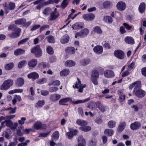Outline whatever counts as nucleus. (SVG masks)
<instances>
[{"label": "nucleus", "mask_w": 146, "mask_h": 146, "mask_svg": "<svg viewBox=\"0 0 146 146\" xmlns=\"http://www.w3.org/2000/svg\"><path fill=\"white\" fill-rule=\"evenodd\" d=\"M90 100L89 98H88L84 100H78L76 101L72 100V99L69 97L64 98L60 100L59 102V104L60 105H66L68 106V104H65L69 102H70L74 104H78L83 103L86 102Z\"/></svg>", "instance_id": "1"}, {"label": "nucleus", "mask_w": 146, "mask_h": 146, "mask_svg": "<svg viewBox=\"0 0 146 146\" xmlns=\"http://www.w3.org/2000/svg\"><path fill=\"white\" fill-rule=\"evenodd\" d=\"M133 92L135 95L139 98H143L146 94L145 92L141 88V85H136L134 89Z\"/></svg>", "instance_id": "2"}, {"label": "nucleus", "mask_w": 146, "mask_h": 146, "mask_svg": "<svg viewBox=\"0 0 146 146\" xmlns=\"http://www.w3.org/2000/svg\"><path fill=\"white\" fill-rule=\"evenodd\" d=\"M13 84V80L8 79L5 80L2 84L0 86V90H6L9 89Z\"/></svg>", "instance_id": "3"}, {"label": "nucleus", "mask_w": 146, "mask_h": 146, "mask_svg": "<svg viewBox=\"0 0 146 146\" xmlns=\"http://www.w3.org/2000/svg\"><path fill=\"white\" fill-rule=\"evenodd\" d=\"M99 72L97 70L94 69L92 71L91 75V80L94 85H98V79L99 78Z\"/></svg>", "instance_id": "4"}, {"label": "nucleus", "mask_w": 146, "mask_h": 146, "mask_svg": "<svg viewBox=\"0 0 146 146\" xmlns=\"http://www.w3.org/2000/svg\"><path fill=\"white\" fill-rule=\"evenodd\" d=\"M31 52L32 53L34 54L35 56L37 58H39L42 55V50L39 45H37L31 48Z\"/></svg>", "instance_id": "5"}, {"label": "nucleus", "mask_w": 146, "mask_h": 146, "mask_svg": "<svg viewBox=\"0 0 146 146\" xmlns=\"http://www.w3.org/2000/svg\"><path fill=\"white\" fill-rule=\"evenodd\" d=\"M77 79L78 81L76 82L75 85H73L72 87L76 89L78 88L79 87L80 88L78 91L79 92L82 93L83 92V88L86 87V84H82L80 80L78 78Z\"/></svg>", "instance_id": "6"}, {"label": "nucleus", "mask_w": 146, "mask_h": 146, "mask_svg": "<svg viewBox=\"0 0 146 146\" xmlns=\"http://www.w3.org/2000/svg\"><path fill=\"white\" fill-rule=\"evenodd\" d=\"M46 125L42 124L40 121H37L33 125V128L36 130L46 129Z\"/></svg>", "instance_id": "7"}, {"label": "nucleus", "mask_w": 146, "mask_h": 146, "mask_svg": "<svg viewBox=\"0 0 146 146\" xmlns=\"http://www.w3.org/2000/svg\"><path fill=\"white\" fill-rule=\"evenodd\" d=\"M15 7V3L10 2L8 5H5L4 7V10L6 14H7L9 12V10H13Z\"/></svg>", "instance_id": "8"}, {"label": "nucleus", "mask_w": 146, "mask_h": 146, "mask_svg": "<svg viewBox=\"0 0 146 146\" xmlns=\"http://www.w3.org/2000/svg\"><path fill=\"white\" fill-rule=\"evenodd\" d=\"M113 54L115 57L119 59L122 60L124 58V52L121 50L117 49L115 50Z\"/></svg>", "instance_id": "9"}, {"label": "nucleus", "mask_w": 146, "mask_h": 146, "mask_svg": "<svg viewBox=\"0 0 146 146\" xmlns=\"http://www.w3.org/2000/svg\"><path fill=\"white\" fill-rule=\"evenodd\" d=\"M95 17V15L91 13L84 14L82 16L84 19L88 21H92L94 19Z\"/></svg>", "instance_id": "10"}, {"label": "nucleus", "mask_w": 146, "mask_h": 146, "mask_svg": "<svg viewBox=\"0 0 146 146\" xmlns=\"http://www.w3.org/2000/svg\"><path fill=\"white\" fill-rule=\"evenodd\" d=\"M16 29L17 30L14 31V32L8 34V36L9 37L12 38H15L20 36L21 29Z\"/></svg>", "instance_id": "11"}, {"label": "nucleus", "mask_w": 146, "mask_h": 146, "mask_svg": "<svg viewBox=\"0 0 146 146\" xmlns=\"http://www.w3.org/2000/svg\"><path fill=\"white\" fill-rule=\"evenodd\" d=\"M141 124L140 122L136 121L131 123L130 126L131 129L132 130H136L140 128Z\"/></svg>", "instance_id": "12"}, {"label": "nucleus", "mask_w": 146, "mask_h": 146, "mask_svg": "<svg viewBox=\"0 0 146 146\" xmlns=\"http://www.w3.org/2000/svg\"><path fill=\"white\" fill-rule=\"evenodd\" d=\"M116 7L118 10L121 11H124L126 9V4L123 1H119L117 3Z\"/></svg>", "instance_id": "13"}, {"label": "nucleus", "mask_w": 146, "mask_h": 146, "mask_svg": "<svg viewBox=\"0 0 146 146\" xmlns=\"http://www.w3.org/2000/svg\"><path fill=\"white\" fill-rule=\"evenodd\" d=\"M95 105L102 112L104 113L106 111V106L103 105L100 101H98L95 102Z\"/></svg>", "instance_id": "14"}, {"label": "nucleus", "mask_w": 146, "mask_h": 146, "mask_svg": "<svg viewBox=\"0 0 146 146\" xmlns=\"http://www.w3.org/2000/svg\"><path fill=\"white\" fill-rule=\"evenodd\" d=\"M105 77L108 78H112L115 76V74L113 71L111 70H107L104 72Z\"/></svg>", "instance_id": "15"}, {"label": "nucleus", "mask_w": 146, "mask_h": 146, "mask_svg": "<svg viewBox=\"0 0 146 146\" xmlns=\"http://www.w3.org/2000/svg\"><path fill=\"white\" fill-rule=\"evenodd\" d=\"M77 141L78 142V146H86V141L85 139L83 138L82 135H80L78 137Z\"/></svg>", "instance_id": "16"}, {"label": "nucleus", "mask_w": 146, "mask_h": 146, "mask_svg": "<svg viewBox=\"0 0 146 146\" xmlns=\"http://www.w3.org/2000/svg\"><path fill=\"white\" fill-rule=\"evenodd\" d=\"M25 81L22 77L18 78L15 82V85L17 87L22 86L24 84Z\"/></svg>", "instance_id": "17"}, {"label": "nucleus", "mask_w": 146, "mask_h": 146, "mask_svg": "<svg viewBox=\"0 0 146 146\" xmlns=\"http://www.w3.org/2000/svg\"><path fill=\"white\" fill-rule=\"evenodd\" d=\"M60 97L61 96L59 94H53L50 95L49 99L52 102H55L58 100Z\"/></svg>", "instance_id": "18"}, {"label": "nucleus", "mask_w": 146, "mask_h": 146, "mask_svg": "<svg viewBox=\"0 0 146 146\" xmlns=\"http://www.w3.org/2000/svg\"><path fill=\"white\" fill-rule=\"evenodd\" d=\"M93 50L96 54H100L102 53L103 48L101 46L97 45L94 47Z\"/></svg>", "instance_id": "19"}, {"label": "nucleus", "mask_w": 146, "mask_h": 146, "mask_svg": "<svg viewBox=\"0 0 146 146\" xmlns=\"http://www.w3.org/2000/svg\"><path fill=\"white\" fill-rule=\"evenodd\" d=\"M84 27V24L83 23L81 22L76 23L72 25V27L73 29L75 30L82 28Z\"/></svg>", "instance_id": "20"}, {"label": "nucleus", "mask_w": 146, "mask_h": 146, "mask_svg": "<svg viewBox=\"0 0 146 146\" xmlns=\"http://www.w3.org/2000/svg\"><path fill=\"white\" fill-rule=\"evenodd\" d=\"M37 63V60L36 59H33L28 62V64L30 68H32L35 67Z\"/></svg>", "instance_id": "21"}, {"label": "nucleus", "mask_w": 146, "mask_h": 146, "mask_svg": "<svg viewBox=\"0 0 146 146\" xmlns=\"http://www.w3.org/2000/svg\"><path fill=\"white\" fill-rule=\"evenodd\" d=\"M80 38H83L89 34V30L87 28L83 29L79 32Z\"/></svg>", "instance_id": "22"}, {"label": "nucleus", "mask_w": 146, "mask_h": 146, "mask_svg": "<svg viewBox=\"0 0 146 146\" xmlns=\"http://www.w3.org/2000/svg\"><path fill=\"white\" fill-rule=\"evenodd\" d=\"M27 76L29 78H31L33 80H35L38 79L39 78V76L38 73L33 72L28 74Z\"/></svg>", "instance_id": "23"}, {"label": "nucleus", "mask_w": 146, "mask_h": 146, "mask_svg": "<svg viewBox=\"0 0 146 146\" xmlns=\"http://www.w3.org/2000/svg\"><path fill=\"white\" fill-rule=\"evenodd\" d=\"M126 126V123L124 121L120 123L117 129V131L119 133H121L125 129Z\"/></svg>", "instance_id": "24"}, {"label": "nucleus", "mask_w": 146, "mask_h": 146, "mask_svg": "<svg viewBox=\"0 0 146 146\" xmlns=\"http://www.w3.org/2000/svg\"><path fill=\"white\" fill-rule=\"evenodd\" d=\"M25 50L21 48H19L16 49L14 51V54L15 56H17L24 54L25 53Z\"/></svg>", "instance_id": "25"}, {"label": "nucleus", "mask_w": 146, "mask_h": 146, "mask_svg": "<svg viewBox=\"0 0 146 146\" xmlns=\"http://www.w3.org/2000/svg\"><path fill=\"white\" fill-rule=\"evenodd\" d=\"M146 4L144 2L141 3L139 5L138 7V10L141 13H143L145 11Z\"/></svg>", "instance_id": "26"}, {"label": "nucleus", "mask_w": 146, "mask_h": 146, "mask_svg": "<svg viewBox=\"0 0 146 146\" xmlns=\"http://www.w3.org/2000/svg\"><path fill=\"white\" fill-rule=\"evenodd\" d=\"M65 51L66 53L69 54H74L75 52V49L74 47L70 46L66 48L65 49Z\"/></svg>", "instance_id": "27"}, {"label": "nucleus", "mask_w": 146, "mask_h": 146, "mask_svg": "<svg viewBox=\"0 0 146 146\" xmlns=\"http://www.w3.org/2000/svg\"><path fill=\"white\" fill-rule=\"evenodd\" d=\"M126 43L133 44L134 43V40L133 38L131 36H126L124 39Z\"/></svg>", "instance_id": "28"}, {"label": "nucleus", "mask_w": 146, "mask_h": 146, "mask_svg": "<svg viewBox=\"0 0 146 146\" xmlns=\"http://www.w3.org/2000/svg\"><path fill=\"white\" fill-rule=\"evenodd\" d=\"M104 8L107 9H109L111 7L112 4L111 2L109 1H104L103 4Z\"/></svg>", "instance_id": "29"}, {"label": "nucleus", "mask_w": 146, "mask_h": 146, "mask_svg": "<svg viewBox=\"0 0 146 146\" xmlns=\"http://www.w3.org/2000/svg\"><path fill=\"white\" fill-rule=\"evenodd\" d=\"M75 62L71 60H69L66 61L65 63V65L66 67L74 66L75 65Z\"/></svg>", "instance_id": "30"}, {"label": "nucleus", "mask_w": 146, "mask_h": 146, "mask_svg": "<svg viewBox=\"0 0 146 146\" xmlns=\"http://www.w3.org/2000/svg\"><path fill=\"white\" fill-rule=\"evenodd\" d=\"M38 68L41 70L44 69L45 68H48L49 67V64L46 62H42L39 64Z\"/></svg>", "instance_id": "31"}, {"label": "nucleus", "mask_w": 146, "mask_h": 146, "mask_svg": "<svg viewBox=\"0 0 146 146\" xmlns=\"http://www.w3.org/2000/svg\"><path fill=\"white\" fill-rule=\"evenodd\" d=\"M76 123L78 125L82 127L88 125L87 121L81 119H77L76 121Z\"/></svg>", "instance_id": "32"}, {"label": "nucleus", "mask_w": 146, "mask_h": 146, "mask_svg": "<svg viewBox=\"0 0 146 146\" xmlns=\"http://www.w3.org/2000/svg\"><path fill=\"white\" fill-rule=\"evenodd\" d=\"M26 19L25 18L19 19L15 21V23L17 25H23L26 22Z\"/></svg>", "instance_id": "33"}, {"label": "nucleus", "mask_w": 146, "mask_h": 146, "mask_svg": "<svg viewBox=\"0 0 146 146\" xmlns=\"http://www.w3.org/2000/svg\"><path fill=\"white\" fill-rule=\"evenodd\" d=\"M104 134L108 136H111L114 134V132L112 129H106L104 132Z\"/></svg>", "instance_id": "34"}, {"label": "nucleus", "mask_w": 146, "mask_h": 146, "mask_svg": "<svg viewBox=\"0 0 146 146\" xmlns=\"http://www.w3.org/2000/svg\"><path fill=\"white\" fill-rule=\"evenodd\" d=\"M90 61V60L89 58L84 59L80 61V64L82 66H85L89 64Z\"/></svg>", "instance_id": "35"}, {"label": "nucleus", "mask_w": 146, "mask_h": 146, "mask_svg": "<svg viewBox=\"0 0 146 146\" xmlns=\"http://www.w3.org/2000/svg\"><path fill=\"white\" fill-rule=\"evenodd\" d=\"M70 37L68 35H64L63 37L61 39V42L63 44L68 43L69 41Z\"/></svg>", "instance_id": "36"}, {"label": "nucleus", "mask_w": 146, "mask_h": 146, "mask_svg": "<svg viewBox=\"0 0 146 146\" xmlns=\"http://www.w3.org/2000/svg\"><path fill=\"white\" fill-rule=\"evenodd\" d=\"M48 5L47 1H45L44 2H42L39 3V4L36 7V8L38 10H40L41 8L45 5Z\"/></svg>", "instance_id": "37"}, {"label": "nucleus", "mask_w": 146, "mask_h": 146, "mask_svg": "<svg viewBox=\"0 0 146 146\" xmlns=\"http://www.w3.org/2000/svg\"><path fill=\"white\" fill-rule=\"evenodd\" d=\"M45 104V102L44 100H39L35 104V107L37 108L42 107Z\"/></svg>", "instance_id": "38"}, {"label": "nucleus", "mask_w": 146, "mask_h": 146, "mask_svg": "<svg viewBox=\"0 0 146 146\" xmlns=\"http://www.w3.org/2000/svg\"><path fill=\"white\" fill-rule=\"evenodd\" d=\"M104 20L106 22H108L110 24L111 23L113 22L112 18L109 16H106L104 17Z\"/></svg>", "instance_id": "39"}, {"label": "nucleus", "mask_w": 146, "mask_h": 146, "mask_svg": "<svg viewBox=\"0 0 146 146\" xmlns=\"http://www.w3.org/2000/svg\"><path fill=\"white\" fill-rule=\"evenodd\" d=\"M70 73L69 70L68 69H64L60 72V75L61 76H65L68 75Z\"/></svg>", "instance_id": "40"}, {"label": "nucleus", "mask_w": 146, "mask_h": 146, "mask_svg": "<svg viewBox=\"0 0 146 146\" xmlns=\"http://www.w3.org/2000/svg\"><path fill=\"white\" fill-rule=\"evenodd\" d=\"M79 129L84 132H88L91 130V128L90 126H81L79 127Z\"/></svg>", "instance_id": "41"}, {"label": "nucleus", "mask_w": 146, "mask_h": 146, "mask_svg": "<svg viewBox=\"0 0 146 146\" xmlns=\"http://www.w3.org/2000/svg\"><path fill=\"white\" fill-rule=\"evenodd\" d=\"M52 139L54 140L58 139L59 137V133L58 131H56L52 134Z\"/></svg>", "instance_id": "42"}, {"label": "nucleus", "mask_w": 146, "mask_h": 146, "mask_svg": "<svg viewBox=\"0 0 146 146\" xmlns=\"http://www.w3.org/2000/svg\"><path fill=\"white\" fill-rule=\"evenodd\" d=\"M93 31L95 33H96L98 34H100L102 33V31L100 27L99 26L95 27L94 28Z\"/></svg>", "instance_id": "43"}, {"label": "nucleus", "mask_w": 146, "mask_h": 146, "mask_svg": "<svg viewBox=\"0 0 146 146\" xmlns=\"http://www.w3.org/2000/svg\"><path fill=\"white\" fill-rule=\"evenodd\" d=\"M14 66L13 62H11L6 64L5 66V69L7 70H11Z\"/></svg>", "instance_id": "44"}, {"label": "nucleus", "mask_w": 146, "mask_h": 146, "mask_svg": "<svg viewBox=\"0 0 146 146\" xmlns=\"http://www.w3.org/2000/svg\"><path fill=\"white\" fill-rule=\"evenodd\" d=\"M48 42L50 43H54L55 42V39L54 36L50 35L46 37Z\"/></svg>", "instance_id": "45"}, {"label": "nucleus", "mask_w": 146, "mask_h": 146, "mask_svg": "<svg viewBox=\"0 0 146 146\" xmlns=\"http://www.w3.org/2000/svg\"><path fill=\"white\" fill-rule=\"evenodd\" d=\"M141 85V82L140 81H137L130 84L129 87V89L130 90H132L134 87L135 85Z\"/></svg>", "instance_id": "46"}, {"label": "nucleus", "mask_w": 146, "mask_h": 146, "mask_svg": "<svg viewBox=\"0 0 146 146\" xmlns=\"http://www.w3.org/2000/svg\"><path fill=\"white\" fill-rule=\"evenodd\" d=\"M50 17L49 20L52 21L56 19L59 16V14L58 12H57L56 14H50Z\"/></svg>", "instance_id": "47"}, {"label": "nucleus", "mask_w": 146, "mask_h": 146, "mask_svg": "<svg viewBox=\"0 0 146 146\" xmlns=\"http://www.w3.org/2000/svg\"><path fill=\"white\" fill-rule=\"evenodd\" d=\"M46 52L49 54H52L54 52L53 48L51 46H48L46 49Z\"/></svg>", "instance_id": "48"}, {"label": "nucleus", "mask_w": 146, "mask_h": 146, "mask_svg": "<svg viewBox=\"0 0 146 146\" xmlns=\"http://www.w3.org/2000/svg\"><path fill=\"white\" fill-rule=\"evenodd\" d=\"M115 121L111 120L108 122V126L109 128H113L115 127Z\"/></svg>", "instance_id": "49"}, {"label": "nucleus", "mask_w": 146, "mask_h": 146, "mask_svg": "<svg viewBox=\"0 0 146 146\" xmlns=\"http://www.w3.org/2000/svg\"><path fill=\"white\" fill-rule=\"evenodd\" d=\"M52 11V9L50 7H47L45 9L43 13L45 15H48L49 13Z\"/></svg>", "instance_id": "50"}, {"label": "nucleus", "mask_w": 146, "mask_h": 146, "mask_svg": "<svg viewBox=\"0 0 146 146\" xmlns=\"http://www.w3.org/2000/svg\"><path fill=\"white\" fill-rule=\"evenodd\" d=\"M103 47L107 49H109L111 48V46L110 44L106 42V41H104L103 42Z\"/></svg>", "instance_id": "51"}, {"label": "nucleus", "mask_w": 146, "mask_h": 146, "mask_svg": "<svg viewBox=\"0 0 146 146\" xmlns=\"http://www.w3.org/2000/svg\"><path fill=\"white\" fill-rule=\"evenodd\" d=\"M68 129L69 131L66 133V135L68 136L69 139H72L74 137V135L71 130L70 129V128H69Z\"/></svg>", "instance_id": "52"}, {"label": "nucleus", "mask_w": 146, "mask_h": 146, "mask_svg": "<svg viewBox=\"0 0 146 146\" xmlns=\"http://www.w3.org/2000/svg\"><path fill=\"white\" fill-rule=\"evenodd\" d=\"M5 121L6 122V125H4V127L6 126L7 127H10L11 129V127L13 124V122L10 120H5Z\"/></svg>", "instance_id": "53"}, {"label": "nucleus", "mask_w": 146, "mask_h": 146, "mask_svg": "<svg viewBox=\"0 0 146 146\" xmlns=\"http://www.w3.org/2000/svg\"><path fill=\"white\" fill-rule=\"evenodd\" d=\"M46 81L47 79L46 78H42L37 80L36 82L39 84H43L46 83Z\"/></svg>", "instance_id": "54"}, {"label": "nucleus", "mask_w": 146, "mask_h": 146, "mask_svg": "<svg viewBox=\"0 0 146 146\" xmlns=\"http://www.w3.org/2000/svg\"><path fill=\"white\" fill-rule=\"evenodd\" d=\"M26 63L27 62L25 60H23L21 61L18 63V67L19 68H22Z\"/></svg>", "instance_id": "55"}, {"label": "nucleus", "mask_w": 146, "mask_h": 146, "mask_svg": "<svg viewBox=\"0 0 146 146\" xmlns=\"http://www.w3.org/2000/svg\"><path fill=\"white\" fill-rule=\"evenodd\" d=\"M96 141L95 139H92L90 141L88 144V146H96Z\"/></svg>", "instance_id": "56"}, {"label": "nucleus", "mask_w": 146, "mask_h": 146, "mask_svg": "<svg viewBox=\"0 0 146 146\" xmlns=\"http://www.w3.org/2000/svg\"><path fill=\"white\" fill-rule=\"evenodd\" d=\"M60 82L58 80H56L53 81L52 83H49L48 84V85L50 86L52 85H53L56 86H58L60 85Z\"/></svg>", "instance_id": "57"}, {"label": "nucleus", "mask_w": 146, "mask_h": 146, "mask_svg": "<svg viewBox=\"0 0 146 146\" xmlns=\"http://www.w3.org/2000/svg\"><path fill=\"white\" fill-rule=\"evenodd\" d=\"M13 140L15 141L9 143L8 146H15L17 144L18 142L17 138H14Z\"/></svg>", "instance_id": "58"}, {"label": "nucleus", "mask_w": 146, "mask_h": 146, "mask_svg": "<svg viewBox=\"0 0 146 146\" xmlns=\"http://www.w3.org/2000/svg\"><path fill=\"white\" fill-rule=\"evenodd\" d=\"M61 0H48L47 2L48 4H53L54 3L58 4Z\"/></svg>", "instance_id": "59"}, {"label": "nucleus", "mask_w": 146, "mask_h": 146, "mask_svg": "<svg viewBox=\"0 0 146 146\" xmlns=\"http://www.w3.org/2000/svg\"><path fill=\"white\" fill-rule=\"evenodd\" d=\"M15 26L14 25H9L8 27V30H11L13 31L17 30L16 29H20V28L15 27Z\"/></svg>", "instance_id": "60"}, {"label": "nucleus", "mask_w": 146, "mask_h": 146, "mask_svg": "<svg viewBox=\"0 0 146 146\" xmlns=\"http://www.w3.org/2000/svg\"><path fill=\"white\" fill-rule=\"evenodd\" d=\"M29 38H26L19 41L18 42V45H20L21 44H24L29 40Z\"/></svg>", "instance_id": "61"}, {"label": "nucleus", "mask_w": 146, "mask_h": 146, "mask_svg": "<svg viewBox=\"0 0 146 146\" xmlns=\"http://www.w3.org/2000/svg\"><path fill=\"white\" fill-rule=\"evenodd\" d=\"M125 99V96L124 94H121L119 96V101L120 103L124 102Z\"/></svg>", "instance_id": "62"}, {"label": "nucleus", "mask_w": 146, "mask_h": 146, "mask_svg": "<svg viewBox=\"0 0 146 146\" xmlns=\"http://www.w3.org/2000/svg\"><path fill=\"white\" fill-rule=\"evenodd\" d=\"M30 140H27L25 141V142H22L21 143H19L18 144V146H26L27 144L30 142Z\"/></svg>", "instance_id": "63"}, {"label": "nucleus", "mask_w": 146, "mask_h": 146, "mask_svg": "<svg viewBox=\"0 0 146 146\" xmlns=\"http://www.w3.org/2000/svg\"><path fill=\"white\" fill-rule=\"evenodd\" d=\"M50 132V131H49L47 133H41L39 135V137H46L47 136Z\"/></svg>", "instance_id": "64"}]
</instances>
